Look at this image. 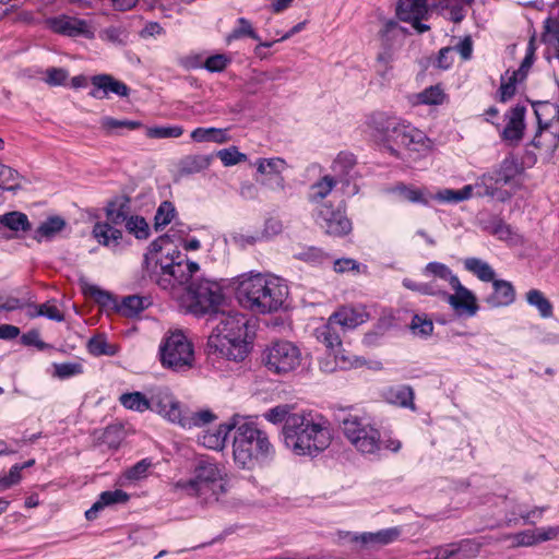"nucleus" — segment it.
<instances>
[{
    "label": "nucleus",
    "instance_id": "nucleus-1",
    "mask_svg": "<svg viewBox=\"0 0 559 559\" xmlns=\"http://www.w3.org/2000/svg\"><path fill=\"white\" fill-rule=\"evenodd\" d=\"M144 266L148 278L169 292L188 284L199 271V264L185 259L167 235L150 243L144 254Z\"/></svg>",
    "mask_w": 559,
    "mask_h": 559
},
{
    "label": "nucleus",
    "instance_id": "nucleus-2",
    "mask_svg": "<svg viewBox=\"0 0 559 559\" xmlns=\"http://www.w3.org/2000/svg\"><path fill=\"white\" fill-rule=\"evenodd\" d=\"M235 297L246 309L257 313L278 311L288 296L287 285L276 276L245 273L233 280Z\"/></svg>",
    "mask_w": 559,
    "mask_h": 559
},
{
    "label": "nucleus",
    "instance_id": "nucleus-3",
    "mask_svg": "<svg viewBox=\"0 0 559 559\" xmlns=\"http://www.w3.org/2000/svg\"><path fill=\"white\" fill-rule=\"evenodd\" d=\"M282 433L286 448L296 455L316 456L328 449L332 440L329 420L312 413H294Z\"/></svg>",
    "mask_w": 559,
    "mask_h": 559
},
{
    "label": "nucleus",
    "instance_id": "nucleus-4",
    "mask_svg": "<svg viewBox=\"0 0 559 559\" xmlns=\"http://www.w3.org/2000/svg\"><path fill=\"white\" fill-rule=\"evenodd\" d=\"M218 323L207 338L210 355L233 361H242L248 353L247 329L249 320L239 312L221 313Z\"/></svg>",
    "mask_w": 559,
    "mask_h": 559
},
{
    "label": "nucleus",
    "instance_id": "nucleus-5",
    "mask_svg": "<svg viewBox=\"0 0 559 559\" xmlns=\"http://www.w3.org/2000/svg\"><path fill=\"white\" fill-rule=\"evenodd\" d=\"M276 451L267 433L253 423L236 424L233 436V456L241 468L253 469L269 466Z\"/></svg>",
    "mask_w": 559,
    "mask_h": 559
},
{
    "label": "nucleus",
    "instance_id": "nucleus-6",
    "mask_svg": "<svg viewBox=\"0 0 559 559\" xmlns=\"http://www.w3.org/2000/svg\"><path fill=\"white\" fill-rule=\"evenodd\" d=\"M341 430L347 442L360 454L380 457L383 450L397 452L399 440L384 441L380 429L368 416L347 415L341 421Z\"/></svg>",
    "mask_w": 559,
    "mask_h": 559
},
{
    "label": "nucleus",
    "instance_id": "nucleus-7",
    "mask_svg": "<svg viewBox=\"0 0 559 559\" xmlns=\"http://www.w3.org/2000/svg\"><path fill=\"white\" fill-rule=\"evenodd\" d=\"M177 488L198 497L209 504L217 502L227 492L228 479L225 466L211 457H200L194 466L193 478L178 481Z\"/></svg>",
    "mask_w": 559,
    "mask_h": 559
},
{
    "label": "nucleus",
    "instance_id": "nucleus-8",
    "mask_svg": "<svg viewBox=\"0 0 559 559\" xmlns=\"http://www.w3.org/2000/svg\"><path fill=\"white\" fill-rule=\"evenodd\" d=\"M304 356L300 347L287 340L270 343L262 353V364L273 374L290 376L301 367Z\"/></svg>",
    "mask_w": 559,
    "mask_h": 559
},
{
    "label": "nucleus",
    "instance_id": "nucleus-9",
    "mask_svg": "<svg viewBox=\"0 0 559 559\" xmlns=\"http://www.w3.org/2000/svg\"><path fill=\"white\" fill-rule=\"evenodd\" d=\"M188 309L195 316L218 313L225 301V294L219 282L201 278L192 281L187 287Z\"/></svg>",
    "mask_w": 559,
    "mask_h": 559
},
{
    "label": "nucleus",
    "instance_id": "nucleus-10",
    "mask_svg": "<svg viewBox=\"0 0 559 559\" xmlns=\"http://www.w3.org/2000/svg\"><path fill=\"white\" fill-rule=\"evenodd\" d=\"M159 354L162 365L175 371L190 368L194 359L193 346L181 331L173 332L164 338Z\"/></svg>",
    "mask_w": 559,
    "mask_h": 559
},
{
    "label": "nucleus",
    "instance_id": "nucleus-11",
    "mask_svg": "<svg viewBox=\"0 0 559 559\" xmlns=\"http://www.w3.org/2000/svg\"><path fill=\"white\" fill-rule=\"evenodd\" d=\"M85 293H88L102 306L108 307L112 305L117 308L118 312L128 318L139 316L152 305V299L147 296L131 295L124 297L120 305L117 306L112 296L96 285L87 286Z\"/></svg>",
    "mask_w": 559,
    "mask_h": 559
},
{
    "label": "nucleus",
    "instance_id": "nucleus-12",
    "mask_svg": "<svg viewBox=\"0 0 559 559\" xmlns=\"http://www.w3.org/2000/svg\"><path fill=\"white\" fill-rule=\"evenodd\" d=\"M316 223L324 231L334 237H343L352 231V222L342 209H333L329 203H322L316 215Z\"/></svg>",
    "mask_w": 559,
    "mask_h": 559
},
{
    "label": "nucleus",
    "instance_id": "nucleus-13",
    "mask_svg": "<svg viewBox=\"0 0 559 559\" xmlns=\"http://www.w3.org/2000/svg\"><path fill=\"white\" fill-rule=\"evenodd\" d=\"M397 24L393 21L385 23L380 31L381 50L376 58V71L382 79H388L395 60L394 33Z\"/></svg>",
    "mask_w": 559,
    "mask_h": 559
},
{
    "label": "nucleus",
    "instance_id": "nucleus-14",
    "mask_svg": "<svg viewBox=\"0 0 559 559\" xmlns=\"http://www.w3.org/2000/svg\"><path fill=\"white\" fill-rule=\"evenodd\" d=\"M46 25L53 33L63 36H83L87 39H93L95 37V32L91 24L87 21L75 16L61 14L49 17L46 20Z\"/></svg>",
    "mask_w": 559,
    "mask_h": 559
},
{
    "label": "nucleus",
    "instance_id": "nucleus-15",
    "mask_svg": "<svg viewBox=\"0 0 559 559\" xmlns=\"http://www.w3.org/2000/svg\"><path fill=\"white\" fill-rule=\"evenodd\" d=\"M152 411L157 412L173 424H177L183 406L173 395L168 388L162 386L154 390L148 399Z\"/></svg>",
    "mask_w": 559,
    "mask_h": 559
},
{
    "label": "nucleus",
    "instance_id": "nucleus-16",
    "mask_svg": "<svg viewBox=\"0 0 559 559\" xmlns=\"http://www.w3.org/2000/svg\"><path fill=\"white\" fill-rule=\"evenodd\" d=\"M257 171L264 176L261 183L273 191H283L285 180L282 173L287 168L286 162L281 157L258 158L255 162Z\"/></svg>",
    "mask_w": 559,
    "mask_h": 559
},
{
    "label": "nucleus",
    "instance_id": "nucleus-17",
    "mask_svg": "<svg viewBox=\"0 0 559 559\" xmlns=\"http://www.w3.org/2000/svg\"><path fill=\"white\" fill-rule=\"evenodd\" d=\"M451 288L454 293H448L443 300L450 305L455 313L474 317L479 310L475 294L465 287L460 280Z\"/></svg>",
    "mask_w": 559,
    "mask_h": 559
},
{
    "label": "nucleus",
    "instance_id": "nucleus-18",
    "mask_svg": "<svg viewBox=\"0 0 559 559\" xmlns=\"http://www.w3.org/2000/svg\"><path fill=\"white\" fill-rule=\"evenodd\" d=\"M428 13L427 0H400L396 14L401 21L412 23L413 27L423 34L430 26L421 23Z\"/></svg>",
    "mask_w": 559,
    "mask_h": 559
},
{
    "label": "nucleus",
    "instance_id": "nucleus-19",
    "mask_svg": "<svg viewBox=\"0 0 559 559\" xmlns=\"http://www.w3.org/2000/svg\"><path fill=\"white\" fill-rule=\"evenodd\" d=\"M93 88L90 96L96 99L106 98L110 93L120 97L129 96L130 88L110 74H97L91 78Z\"/></svg>",
    "mask_w": 559,
    "mask_h": 559
},
{
    "label": "nucleus",
    "instance_id": "nucleus-20",
    "mask_svg": "<svg viewBox=\"0 0 559 559\" xmlns=\"http://www.w3.org/2000/svg\"><path fill=\"white\" fill-rule=\"evenodd\" d=\"M519 152L506 157L493 171L500 185L520 188L524 180V169L519 163Z\"/></svg>",
    "mask_w": 559,
    "mask_h": 559
},
{
    "label": "nucleus",
    "instance_id": "nucleus-21",
    "mask_svg": "<svg viewBox=\"0 0 559 559\" xmlns=\"http://www.w3.org/2000/svg\"><path fill=\"white\" fill-rule=\"evenodd\" d=\"M502 185L498 181L493 173L484 174L472 187H474V195L478 198H491L504 202L511 198V193L501 190Z\"/></svg>",
    "mask_w": 559,
    "mask_h": 559
},
{
    "label": "nucleus",
    "instance_id": "nucleus-22",
    "mask_svg": "<svg viewBox=\"0 0 559 559\" xmlns=\"http://www.w3.org/2000/svg\"><path fill=\"white\" fill-rule=\"evenodd\" d=\"M329 356L333 357V361H320V368L324 372H333L336 369L348 370L353 368H359L366 364L364 358L352 355L349 352L343 348V345L335 352L331 353Z\"/></svg>",
    "mask_w": 559,
    "mask_h": 559
},
{
    "label": "nucleus",
    "instance_id": "nucleus-23",
    "mask_svg": "<svg viewBox=\"0 0 559 559\" xmlns=\"http://www.w3.org/2000/svg\"><path fill=\"white\" fill-rule=\"evenodd\" d=\"M492 293L485 298V302L491 308L508 307L515 300V289L511 282L495 278Z\"/></svg>",
    "mask_w": 559,
    "mask_h": 559
},
{
    "label": "nucleus",
    "instance_id": "nucleus-24",
    "mask_svg": "<svg viewBox=\"0 0 559 559\" xmlns=\"http://www.w3.org/2000/svg\"><path fill=\"white\" fill-rule=\"evenodd\" d=\"M130 496L122 489L106 490L99 493L97 500L92 507L85 511V518L88 521H93L98 516V512L106 507L115 504H124L129 501Z\"/></svg>",
    "mask_w": 559,
    "mask_h": 559
},
{
    "label": "nucleus",
    "instance_id": "nucleus-25",
    "mask_svg": "<svg viewBox=\"0 0 559 559\" xmlns=\"http://www.w3.org/2000/svg\"><path fill=\"white\" fill-rule=\"evenodd\" d=\"M526 108L516 105L506 114V126L502 131L503 140H521L525 129Z\"/></svg>",
    "mask_w": 559,
    "mask_h": 559
},
{
    "label": "nucleus",
    "instance_id": "nucleus-26",
    "mask_svg": "<svg viewBox=\"0 0 559 559\" xmlns=\"http://www.w3.org/2000/svg\"><path fill=\"white\" fill-rule=\"evenodd\" d=\"M130 198L126 195L116 197L114 200L109 201L105 207V223H110L115 227L122 224L124 225L130 217Z\"/></svg>",
    "mask_w": 559,
    "mask_h": 559
},
{
    "label": "nucleus",
    "instance_id": "nucleus-27",
    "mask_svg": "<svg viewBox=\"0 0 559 559\" xmlns=\"http://www.w3.org/2000/svg\"><path fill=\"white\" fill-rule=\"evenodd\" d=\"M540 130L551 129V134L559 138V107L551 103H543L535 109Z\"/></svg>",
    "mask_w": 559,
    "mask_h": 559
},
{
    "label": "nucleus",
    "instance_id": "nucleus-28",
    "mask_svg": "<svg viewBox=\"0 0 559 559\" xmlns=\"http://www.w3.org/2000/svg\"><path fill=\"white\" fill-rule=\"evenodd\" d=\"M93 236L99 245L116 249L122 240V231L110 223L97 222L93 227Z\"/></svg>",
    "mask_w": 559,
    "mask_h": 559
},
{
    "label": "nucleus",
    "instance_id": "nucleus-29",
    "mask_svg": "<svg viewBox=\"0 0 559 559\" xmlns=\"http://www.w3.org/2000/svg\"><path fill=\"white\" fill-rule=\"evenodd\" d=\"M235 423L230 424H221L216 429L214 430H207L204 431L200 437L199 440L207 449L219 451L223 450L227 437L231 430L235 431Z\"/></svg>",
    "mask_w": 559,
    "mask_h": 559
},
{
    "label": "nucleus",
    "instance_id": "nucleus-30",
    "mask_svg": "<svg viewBox=\"0 0 559 559\" xmlns=\"http://www.w3.org/2000/svg\"><path fill=\"white\" fill-rule=\"evenodd\" d=\"M332 323L343 330L355 329L362 324L366 320V314L352 307H342L340 310L330 316Z\"/></svg>",
    "mask_w": 559,
    "mask_h": 559
},
{
    "label": "nucleus",
    "instance_id": "nucleus-31",
    "mask_svg": "<svg viewBox=\"0 0 559 559\" xmlns=\"http://www.w3.org/2000/svg\"><path fill=\"white\" fill-rule=\"evenodd\" d=\"M314 336L319 343L323 344L326 347L329 352L328 355L335 352L338 347L343 345L341 336L336 331V325L335 323H332L331 319H329L326 323L314 330Z\"/></svg>",
    "mask_w": 559,
    "mask_h": 559
},
{
    "label": "nucleus",
    "instance_id": "nucleus-32",
    "mask_svg": "<svg viewBox=\"0 0 559 559\" xmlns=\"http://www.w3.org/2000/svg\"><path fill=\"white\" fill-rule=\"evenodd\" d=\"M214 419L215 415L209 409L191 412L190 409L183 407L176 425L185 429H191L193 427H201L210 424Z\"/></svg>",
    "mask_w": 559,
    "mask_h": 559
},
{
    "label": "nucleus",
    "instance_id": "nucleus-33",
    "mask_svg": "<svg viewBox=\"0 0 559 559\" xmlns=\"http://www.w3.org/2000/svg\"><path fill=\"white\" fill-rule=\"evenodd\" d=\"M385 140H397L399 138L408 140H423V133L409 123L394 117L391 120L390 131L385 134Z\"/></svg>",
    "mask_w": 559,
    "mask_h": 559
},
{
    "label": "nucleus",
    "instance_id": "nucleus-34",
    "mask_svg": "<svg viewBox=\"0 0 559 559\" xmlns=\"http://www.w3.org/2000/svg\"><path fill=\"white\" fill-rule=\"evenodd\" d=\"M464 269L475 275L481 282H492L496 278V272L491 265L475 257L466 258L463 261Z\"/></svg>",
    "mask_w": 559,
    "mask_h": 559
},
{
    "label": "nucleus",
    "instance_id": "nucleus-35",
    "mask_svg": "<svg viewBox=\"0 0 559 559\" xmlns=\"http://www.w3.org/2000/svg\"><path fill=\"white\" fill-rule=\"evenodd\" d=\"M66 226L63 218L59 216H51L44 221L34 231V239L38 242L49 240L61 231Z\"/></svg>",
    "mask_w": 559,
    "mask_h": 559
},
{
    "label": "nucleus",
    "instance_id": "nucleus-36",
    "mask_svg": "<svg viewBox=\"0 0 559 559\" xmlns=\"http://www.w3.org/2000/svg\"><path fill=\"white\" fill-rule=\"evenodd\" d=\"M0 226L8 228L11 231H29L32 229V224L26 214L12 211L8 212L0 216Z\"/></svg>",
    "mask_w": 559,
    "mask_h": 559
},
{
    "label": "nucleus",
    "instance_id": "nucleus-37",
    "mask_svg": "<svg viewBox=\"0 0 559 559\" xmlns=\"http://www.w3.org/2000/svg\"><path fill=\"white\" fill-rule=\"evenodd\" d=\"M242 38H251L255 41H260L261 37L254 29L252 23L246 17H239L236 21V25L231 29V32L226 36V43L230 44L234 40H239Z\"/></svg>",
    "mask_w": 559,
    "mask_h": 559
},
{
    "label": "nucleus",
    "instance_id": "nucleus-38",
    "mask_svg": "<svg viewBox=\"0 0 559 559\" xmlns=\"http://www.w3.org/2000/svg\"><path fill=\"white\" fill-rule=\"evenodd\" d=\"M423 274L426 277H436L444 283H448L451 287L460 280L452 270L441 262H429L423 270Z\"/></svg>",
    "mask_w": 559,
    "mask_h": 559
},
{
    "label": "nucleus",
    "instance_id": "nucleus-39",
    "mask_svg": "<svg viewBox=\"0 0 559 559\" xmlns=\"http://www.w3.org/2000/svg\"><path fill=\"white\" fill-rule=\"evenodd\" d=\"M474 195V187L466 185L460 190L442 189L435 194V199L442 203H460Z\"/></svg>",
    "mask_w": 559,
    "mask_h": 559
},
{
    "label": "nucleus",
    "instance_id": "nucleus-40",
    "mask_svg": "<svg viewBox=\"0 0 559 559\" xmlns=\"http://www.w3.org/2000/svg\"><path fill=\"white\" fill-rule=\"evenodd\" d=\"M386 400L402 407H414V391L408 385H396L386 392Z\"/></svg>",
    "mask_w": 559,
    "mask_h": 559
},
{
    "label": "nucleus",
    "instance_id": "nucleus-41",
    "mask_svg": "<svg viewBox=\"0 0 559 559\" xmlns=\"http://www.w3.org/2000/svg\"><path fill=\"white\" fill-rule=\"evenodd\" d=\"M120 404L127 409L143 413L151 408V402L141 392L123 393L119 397Z\"/></svg>",
    "mask_w": 559,
    "mask_h": 559
},
{
    "label": "nucleus",
    "instance_id": "nucleus-42",
    "mask_svg": "<svg viewBox=\"0 0 559 559\" xmlns=\"http://www.w3.org/2000/svg\"><path fill=\"white\" fill-rule=\"evenodd\" d=\"M176 215L177 211L173 202L163 201L158 205L154 216V229L156 231L164 229L167 225H169L173 222Z\"/></svg>",
    "mask_w": 559,
    "mask_h": 559
},
{
    "label": "nucleus",
    "instance_id": "nucleus-43",
    "mask_svg": "<svg viewBox=\"0 0 559 559\" xmlns=\"http://www.w3.org/2000/svg\"><path fill=\"white\" fill-rule=\"evenodd\" d=\"M526 300L531 306L538 310L540 317L550 318L552 316V305L540 290H528L526 294Z\"/></svg>",
    "mask_w": 559,
    "mask_h": 559
},
{
    "label": "nucleus",
    "instance_id": "nucleus-44",
    "mask_svg": "<svg viewBox=\"0 0 559 559\" xmlns=\"http://www.w3.org/2000/svg\"><path fill=\"white\" fill-rule=\"evenodd\" d=\"M127 231L139 240H145L150 237L151 230L146 219L140 215H130L124 224Z\"/></svg>",
    "mask_w": 559,
    "mask_h": 559
},
{
    "label": "nucleus",
    "instance_id": "nucleus-45",
    "mask_svg": "<svg viewBox=\"0 0 559 559\" xmlns=\"http://www.w3.org/2000/svg\"><path fill=\"white\" fill-rule=\"evenodd\" d=\"M335 180L331 176H324L320 181L310 187L309 201L314 203L326 198L335 187Z\"/></svg>",
    "mask_w": 559,
    "mask_h": 559
},
{
    "label": "nucleus",
    "instance_id": "nucleus-46",
    "mask_svg": "<svg viewBox=\"0 0 559 559\" xmlns=\"http://www.w3.org/2000/svg\"><path fill=\"white\" fill-rule=\"evenodd\" d=\"M295 258L313 265L323 264L330 260V255L318 247L304 248L295 254Z\"/></svg>",
    "mask_w": 559,
    "mask_h": 559
},
{
    "label": "nucleus",
    "instance_id": "nucleus-47",
    "mask_svg": "<svg viewBox=\"0 0 559 559\" xmlns=\"http://www.w3.org/2000/svg\"><path fill=\"white\" fill-rule=\"evenodd\" d=\"M447 95L440 85H432L416 95L417 103L424 105H441Z\"/></svg>",
    "mask_w": 559,
    "mask_h": 559
},
{
    "label": "nucleus",
    "instance_id": "nucleus-48",
    "mask_svg": "<svg viewBox=\"0 0 559 559\" xmlns=\"http://www.w3.org/2000/svg\"><path fill=\"white\" fill-rule=\"evenodd\" d=\"M391 192L399 193L403 200L411 203L428 204V200L424 197V192L420 189L408 187L404 183H397L391 189Z\"/></svg>",
    "mask_w": 559,
    "mask_h": 559
},
{
    "label": "nucleus",
    "instance_id": "nucleus-49",
    "mask_svg": "<svg viewBox=\"0 0 559 559\" xmlns=\"http://www.w3.org/2000/svg\"><path fill=\"white\" fill-rule=\"evenodd\" d=\"M144 134L152 139H176L183 134V128L181 126L147 127Z\"/></svg>",
    "mask_w": 559,
    "mask_h": 559
},
{
    "label": "nucleus",
    "instance_id": "nucleus-50",
    "mask_svg": "<svg viewBox=\"0 0 559 559\" xmlns=\"http://www.w3.org/2000/svg\"><path fill=\"white\" fill-rule=\"evenodd\" d=\"M53 373L52 376L55 378H58L60 380H66L79 374L83 373V365L78 361H68V362H60V364H53Z\"/></svg>",
    "mask_w": 559,
    "mask_h": 559
},
{
    "label": "nucleus",
    "instance_id": "nucleus-51",
    "mask_svg": "<svg viewBox=\"0 0 559 559\" xmlns=\"http://www.w3.org/2000/svg\"><path fill=\"white\" fill-rule=\"evenodd\" d=\"M455 559H471L476 557L480 550V545L474 539H462L453 543Z\"/></svg>",
    "mask_w": 559,
    "mask_h": 559
},
{
    "label": "nucleus",
    "instance_id": "nucleus-52",
    "mask_svg": "<svg viewBox=\"0 0 559 559\" xmlns=\"http://www.w3.org/2000/svg\"><path fill=\"white\" fill-rule=\"evenodd\" d=\"M409 329L414 335L428 337L433 332V323L426 314H414Z\"/></svg>",
    "mask_w": 559,
    "mask_h": 559
},
{
    "label": "nucleus",
    "instance_id": "nucleus-53",
    "mask_svg": "<svg viewBox=\"0 0 559 559\" xmlns=\"http://www.w3.org/2000/svg\"><path fill=\"white\" fill-rule=\"evenodd\" d=\"M90 354L94 356H114L117 353L116 346L107 343L104 336H94L87 343Z\"/></svg>",
    "mask_w": 559,
    "mask_h": 559
},
{
    "label": "nucleus",
    "instance_id": "nucleus-54",
    "mask_svg": "<svg viewBox=\"0 0 559 559\" xmlns=\"http://www.w3.org/2000/svg\"><path fill=\"white\" fill-rule=\"evenodd\" d=\"M394 119V116H389L385 112H373L368 118V126L376 130L380 135L385 136V134L390 131L391 120Z\"/></svg>",
    "mask_w": 559,
    "mask_h": 559
},
{
    "label": "nucleus",
    "instance_id": "nucleus-55",
    "mask_svg": "<svg viewBox=\"0 0 559 559\" xmlns=\"http://www.w3.org/2000/svg\"><path fill=\"white\" fill-rule=\"evenodd\" d=\"M231 62V58L225 53H216L206 58L202 63H195L193 67H202L209 72H223Z\"/></svg>",
    "mask_w": 559,
    "mask_h": 559
},
{
    "label": "nucleus",
    "instance_id": "nucleus-56",
    "mask_svg": "<svg viewBox=\"0 0 559 559\" xmlns=\"http://www.w3.org/2000/svg\"><path fill=\"white\" fill-rule=\"evenodd\" d=\"M400 534L401 531L397 527H389L378 532H371L372 547L389 545L395 542Z\"/></svg>",
    "mask_w": 559,
    "mask_h": 559
},
{
    "label": "nucleus",
    "instance_id": "nucleus-57",
    "mask_svg": "<svg viewBox=\"0 0 559 559\" xmlns=\"http://www.w3.org/2000/svg\"><path fill=\"white\" fill-rule=\"evenodd\" d=\"M542 39L549 46H558L559 44V22L548 17L544 24V33Z\"/></svg>",
    "mask_w": 559,
    "mask_h": 559
},
{
    "label": "nucleus",
    "instance_id": "nucleus-58",
    "mask_svg": "<svg viewBox=\"0 0 559 559\" xmlns=\"http://www.w3.org/2000/svg\"><path fill=\"white\" fill-rule=\"evenodd\" d=\"M216 156L222 160L224 166H233L247 159V156L240 153L236 146L219 150Z\"/></svg>",
    "mask_w": 559,
    "mask_h": 559
},
{
    "label": "nucleus",
    "instance_id": "nucleus-59",
    "mask_svg": "<svg viewBox=\"0 0 559 559\" xmlns=\"http://www.w3.org/2000/svg\"><path fill=\"white\" fill-rule=\"evenodd\" d=\"M151 459H143L126 471V478L129 480H139L146 477L147 471L152 467Z\"/></svg>",
    "mask_w": 559,
    "mask_h": 559
},
{
    "label": "nucleus",
    "instance_id": "nucleus-60",
    "mask_svg": "<svg viewBox=\"0 0 559 559\" xmlns=\"http://www.w3.org/2000/svg\"><path fill=\"white\" fill-rule=\"evenodd\" d=\"M356 158L354 154L348 152H341L333 162V170L340 171L347 175L349 170L355 166Z\"/></svg>",
    "mask_w": 559,
    "mask_h": 559
},
{
    "label": "nucleus",
    "instance_id": "nucleus-61",
    "mask_svg": "<svg viewBox=\"0 0 559 559\" xmlns=\"http://www.w3.org/2000/svg\"><path fill=\"white\" fill-rule=\"evenodd\" d=\"M516 92V73L513 72L508 79L501 78V85L499 88V99L502 103L511 99Z\"/></svg>",
    "mask_w": 559,
    "mask_h": 559
},
{
    "label": "nucleus",
    "instance_id": "nucleus-62",
    "mask_svg": "<svg viewBox=\"0 0 559 559\" xmlns=\"http://www.w3.org/2000/svg\"><path fill=\"white\" fill-rule=\"evenodd\" d=\"M490 234L497 236L500 240H508L512 237L510 225L506 224L501 218L495 217L487 227Z\"/></svg>",
    "mask_w": 559,
    "mask_h": 559
},
{
    "label": "nucleus",
    "instance_id": "nucleus-63",
    "mask_svg": "<svg viewBox=\"0 0 559 559\" xmlns=\"http://www.w3.org/2000/svg\"><path fill=\"white\" fill-rule=\"evenodd\" d=\"M294 413L289 412L287 405H278L271 408L264 416L265 418L273 424L283 423L284 426L287 425L288 418L293 416Z\"/></svg>",
    "mask_w": 559,
    "mask_h": 559
},
{
    "label": "nucleus",
    "instance_id": "nucleus-64",
    "mask_svg": "<svg viewBox=\"0 0 559 559\" xmlns=\"http://www.w3.org/2000/svg\"><path fill=\"white\" fill-rule=\"evenodd\" d=\"M45 73V82L50 86L64 85L69 78V72L63 68H48Z\"/></svg>",
    "mask_w": 559,
    "mask_h": 559
}]
</instances>
